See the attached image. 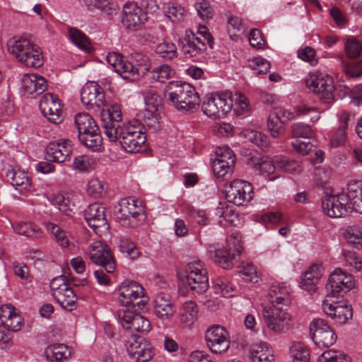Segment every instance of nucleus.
I'll use <instances>...</instances> for the list:
<instances>
[{"mask_svg": "<svg viewBox=\"0 0 362 362\" xmlns=\"http://www.w3.org/2000/svg\"><path fill=\"white\" fill-rule=\"evenodd\" d=\"M8 53L27 66L38 68L43 64V57L40 47L28 39L11 37L6 42Z\"/></svg>", "mask_w": 362, "mask_h": 362, "instance_id": "1", "label": "nucleus"}, {"mask_svg": "<svg viewBox=\"0 0 362 362\" xmlns=\"http://www.w3.org/2000/svg\"><path fill=\"white\" fill-rule=\"evenodd\" d=\"M318 190L321 191L322 211L332 218H341L346 215L351 208L350 199L346 192L333 193V189L327 182H322Z\"/></svg>", "mask_w": 362, "mask_h": 362, "instance_id": "2", "label": "nucleus"}, {"mask_svg": "<svg viewBox=\"0 0 362 362\" xmlns=\"http://www.w3.org/2000/svg\"><path fill=\"white\" fill-rule=\"evenodd\" d=\"M166 93L175 108L190 111L199 105L200 98L195 89L187 83L170 81L166 86Z\"/></svg>", "mask_w": 362, "mask_h": 362, "instance_id": "3", "label": "nucleus"}, {"mask_svg": "<svg viewBox=\"0 0 362 362\" xmlns=\"http://www.w3.org/2000/svg\"><path fill=\"white\" fill-rule=\"evenodd\" d=\"M241 235L238 230H234L226 239V248L216 247L214 245L208 246L207 252L214 261L223 269H230L235 255H239L242 250Z\"/></svg>", "mask_w": 362, "mask_h": 362, "instance_id": "4", "label": "nucleus"}, {"mask_svg": "<svg viewBox=\"0 0 362 362\" xmlns=\"http://www.w3.org/2000/svg\"><path fill=\"white\" fill-rule=\"evenodd\" d=\"M116 134L117 138L113 142L119 141L127 152H138L146 140L143 127L137 121L122 124Z\"/></svg>", "mask_w": 362, "mask_h": 362, "instance_id": "5", "label": "nucleus"}, {"mask_svg": "<svg viewBox=\"0 0 362 362\" xmlns=\"http://www.w3.org/2000/svg\"><path fill=\"white\" fill-rule=\"evenodd\" d=\"M288 307H264L262 315L267 327L275 334H284L293 327V318Z\"/></svg>", "mask_w": 362, "mask_h": 362, "instance_id": "6", "label": "nucleus"}, {"mask_svg": "<svg viewBox=\"0 0 362 362\" xmlns=\"http://www.w3.org/2000/svg\"><path fill=\"white\" fill-rule=\"evenodd\" d=\"M233 107L232 93L226 92L208 96L202 103V111L207 117L221 119L230 113Z\"/></svg>", "mask_w": 362, "mask_h": 362, "instance_id": "7", "label": "nucleus"}, {"mask_svg": "<svg viewBox=\"0 0 362 362\" xmlns=\"http://www.w3.org/2000/svg\"><path fill=\"white\" fill-rule=\"evenodd\" d=\"M144 294V288L136 281H124L119 288L118 300L123 306L122 308L144 306L146 300Z\"/></svg>", "mask_w": 362, "mask_h": 362, "instance_id": "8", "label": "nucleus"}, {"mask_svg": "<svg viewBox=\"0 0 362 362\" xmlns=\"http://www.w3.org/2000/svg\"><path fill=\"white\" fill-rule=\"evenodd\" d=\"M86 253L90 261L105 269L107 273H112L116 269V263L110 248L100 240L90 243Z\"/></svg>", "mask_w": 362, "mask_h": 362, "instance_id": "9", "label": "nucleus"}, {"mask_svg": "<svg viewBox=\"0 0 362 362\" xmlns=\"http://www.w3.org/2000/svg\"><path fill=\"white\" fill-rule=\"evenodd\" d=\"M187 284L197 293L206 291L209 286L207 269L199 259L189 261L187 266Z\"/></svg>", "mask_w": 362, "mask_h": 362, "instance_id": "10", "label": "nucleus"}, {"mask_svg": "<svg viewBox=\"0 0 362 362\" xmlns=\"http://www.w3.org/2000/svg\"><path fill=\"white\" fill-rule=\"evenodd\" d=\"M333 296L327 294L322 302V310L327 316L339 324H345L353 316L351 305L345 301H335Z\"/></svg>", "mask_w": 362, "mask_h": 362, "instance_id": "11", "label": "nucleus"}, {"mask_svg": "<svg viewBox=\"0 0 362 362\" xmlns=\"http://www.w3.org/2000/svg\"><path fill=\"white\" fill-rule=\"evenodd\" d=\"M147 21V13L134 1L126 2L121 12V23L129 31L139 30Z\"/></svg>", "mask_w": 362, "mask_h": 362, "instance_id": "12", "label": "nucleus"}, {"mask_svg": "<svg viewBox=\"0 0 362 362\" xmlns=\"http://www.w3.org/2000/svg\"><path fill=\"white\" fill-rule=\"evenodd\" d=\"M206 346L216 354H221L228 350L230 345V335L228 330L218 325H212L205 333Z\"/></svg>", "mask_w": 362, "mask_h": 362, "instance_id": "13", "label": "nucleus"}, {"mask_svg": "<svg viewBox=\"0 0 362 362\" xmlns=\"http://www.w3.org/2000/svg\"><path fill=\"white\" fill-rule=\"evenodd\" d=\"M129 356L136 362H148L154 351L150 341L139 336H132L126 344Z\"/></svg>", "mask_w": 362, "mask_h": 362, "instance_id": "14", "label": "nucleus"}, {"mask_svg": "<svg viewBox=\"0 0 362 362\" xmlns=\"http://www.w3.org/2000/svg\"><path fill=\"white\" fill-rule=\"evenodd\" d=\"M118 318L123 328L130 332L145 334L148 333L151 329L148 319L135 313L130 308L119 309L118 310Z\"/></svg>", "mask_w": 362, "mask_h": 362, "instance_id": "15", "label": "nucleus"}, {"mask_svg": "<svg viewBox=\"0 0 362 362\" xmlns=\"http://www.w3.org/2000/svg\"><path fill=\"white\" fill-rule=\"evenodd\" d=\"M105 209L104 204L93 203L90 204L85 211V219L87 223L99 235L107 233L109 230Z\"/></svg>", "mask_w": 362, "mask_h": 362, "instance_id": "16", "label": "nucleus"}, {"mask_svg": "<svg viewBox=\"0 0 362 362\" xmlns=\"http://www.w3.org/2000/svg\"><path fill=\"white\" fill-rule=\"evenodd\" d=\"M253 196L252 185L242 180H233L226 189V197L229 202L235 205H243L250 202Z\"/></svg>", "mask_w": 362, "mask_h": 362, "instance_id": "17", "label": "nucleus"}, {"mask_svg": "<svg viewBox=\"0 0 362 362\" xmlns=\"http://www.w3.org/2000/svg\"><path fill=\"white\" fill-rule=\"evenodd\" d=\"M354 279L352 275L347 274L340 268H337L329 276L327 288L330 291L331 296L334 297L335 295L342 296L346 293L354 288Z\"/></svg>", "mask_w": 362, "mask_h": 362, "instance_id": "18", "label": "nucleus"}, {"mask_svg": "<svg viewBox=\"0 0 362 362\" xmlns=\"http://www.w3.org/2000/svg\"><path fill=\"white\" fill-rule=\"evenodd\" d=\"M82 103L88 108L96 107L98 110L105 107V93L100 86L95 81L86 83L82 88L81 93Z\"/></svg>", "mask_w": 362, "mask_h": 362, "instance_id": "19", "label": "nucleus"}, {"mask_svg": "<svg viewBox=\"0 0 362 362\" xmlns=\"http://www.w3.org/2000/svg\"><path fill=\"white\" fill-rule=\"evenodd\" d=\"M40 108L50 122L58 124L63 121L62 105L57 96L50 93L44 94L40 101Z\"/></svg>", "mask_w": 362, "mask_h": 362, "instance_id": "20", "label": "nucleus"}, {"mask_svg": "<svg viewBox=\"0 0 362 362\" xmlns=\"http://www.w3.org/2000/svg\"><path fill=\"white\" fill-rule=\"evenodd\" d=\"M176 308L170 295L159 293L153 301V314L163 323L170 322L174 317Z\"/></svg>", "mask_w": 362, "mask_h": 362, "instance_id": "21", "label": "nucleus"}, {"mask_svg": "<svg viewBox=\"0 0 362 362\" xmlns=\"http://www.w3.org/2000/svg\"><path fill=\"white\" fill-rule=\"evenodd\" d=\"M45 152L47 160L57 163L64 162L72 152L71 141L65 139L52 141L46 147Z\"/></svg>", "mask_w": 362, "mask_h": 362, "instance_id": "22", "label": "nucleus"}, {"mask_svg": "<svg viewBox=\"0 0 362 362\" xmlns=\"http://www.w3.org/2000/svg\"><path fill=\"white\" fill-rule=\"evenodd\" d=\"M248 357L250 362H274V350L269 343L260 341L250 346Z\"/></svg>", "mask_w": 362, "mask_h": 362, "instance_id": "23", "label": "nucleus"}, {"mask_svg": "<svg viewBox=\"0 0 362 362\" xmlns=\"http://www.w3.org/2000/svg\"><path fill=\"white\" fill-rule=\"evenodd\" d=\"M107 112L108 119H103L104 132L110 141H114L117 138V129L122 125V111L119 105L112 104Z\"/></svg>", "mask_w": 362, "mask_h": 362, "instance_id": "24", "label": "nucleus"}, {"mask_svg": "<svg viewBox=\"0 0 362 362\" xmlns=\"http://www.w3.org/2000/svg\"><path fill=\"white\" fill-rule=\"evenodd\" d=\"M291 288L284 283H275L272 284L269 290L268 298L270 305L267 307H288L290 305Z\"/></svg>", "mask_w": 362, "mask_h": 362, "instance_id": "25", "label": "nucleus"}, {"mask_svg": "<svg viewBox=\"0 0 362 362\" xmlns=\"http://www.w3.org/2000/svg\"><path fill=\"white\" fill-rule=\"evenodd\" d=\"M0 319L3 325L13 332H17L22 327L23 317L19 311L11 304H5L0 307Z\"/></svg>", "mask_w": 362, "mask_h": 362, "instance_id": "26", "label": "nucleus"}, {"mask_svg": "<svg viewBox=\"0 0 362 362\" xmlns=\"http://www.w3.org/2000/svg\"><path fill=\"white\" fill-rule=\"evenodd\" d=\"M334 80L331 76L326 75L318 78V103L324 105L322 110L329 109V105L334 102Z\"/></svg>", "mask_w": 362, "mask_h": 362, "instance_id": "27", "label": "nucleus"}, {"mask_svg": "<svg viewBox=\"0 0 362 362\" xmlns=\"http://www.w3.org/2000/svg\"><path fill=\"white\" fill-rule=\"evenodd\" d=\"M47 87L45 78L37 74H25L21 80V91L25 95L40 94Z\"/></svg>", "mask_w": 362, "mask_h": 362, "instance_id": "28", "label": "nucleus"}, {"mask_svg": "<svg viewBox=\"0 0 362 362\" xmlns=\"http://www.w3.org/2000/svg\"><path fill=\"white\" fill-rule=\"evenodd\" d=\"M131 68L128 69L127 79L135 80L140 76L146 74L151 68L148 57L141 53L135 52L132 54Z\"/></svg>", "mask_w": 362, "mask_h": 362, "instance_id": "29", "label": "nucleus"}, {"mask_svg": "<svg viewBox=\"0 0 362 362\" xmlns=\"http://www.w3.org/2000/svg\"><path fill=\"white\" fill-rule=\"evenodd\" d=\"M6 177L20 193L27 190L31 185V180L28 173L16 166L11 167L7 170Z\"/></svg>", "mask_w": 362, "mask_h": 362, "instance_id": "30", "label": "nucleus"}, {"mask_svg": "<svg viewBox=\"0 0 362 362\" xmlns=\"http://www.w3.org/2000/svg\"><path fill=\"white\" fill-rule=\"evenodd\" d=\"M245 161L248 165L253 168L255 170L262 175H270L274 173L276 166L274 160L269 158H262L258 155H248L245 158Z\"/></svg>", "mask_w": 362, "mask_h": 362, "instance_id": "31", "label": "nucleus"}, {"mask_svg": "<svg viewBox=\"0 0 362 362\" xmlns=\"http://www.w3.org/2000/svg\"><path fill=\"white\" fill-rule=\"evenodd\" d=\"M347 190L351 208L357 213L362 214V180L350 182L347 185Z\"/></svg>", "mask_w": 362, "mask_h": 362, "instance_id": "32", "label": "nucleus"}, {"mask_svg": "<svg viewBox=\"0 0 362 362\" xmlns=\"http://www.w3.org/2000/svg\"><path fill=\"white\" fill-rule=\"evenodd\" d=\"M107 63L112 66L115 71L119 74L123 78L127 79V71L130 69L131 63L124 59L119 52H110L106 57Z\"/></svg>", "mask_w": 362, "mask_h": 362, "instance_id": "33", "label": "nucleus"}, {"mask_svg": "<svg viewBox=\"0 0 362 362\" xmlns=\"http://www.w3.org/2000/svg\"><path fill=\"white\" fill-rule=\"evenodd\" d=\"M45 354L47 360L52 362H64L71 357V351L68 346L58 344L49 346Z\"/></svg>", "mask_w": 362, "mask_h": 362, "instance_id": "34", "label": "nucleus"}, {"mask_svg": "<svg viewBox=\"0 0 362 362\" xmlns=\"http://www.w3.org/2000/svg\"><path fill=\"white\" fill-rule=\"evenodd\" d=\"M124 204H125L124 211L127 214V219L129 217H132L137 221H143L145 219L144 207L141 201L132 199H124Z\"/></svg>", "mask_w": 362, "mask_h": 362, "instance_id": "35", "label": "nucleus"}, {"mask_svg": "<svg viewBox=\"0 0 362 362\" xmlns=\"http://www.w3.org/2000/svg\"><path fill=\"white\" fill-rule=\"evenodd\" d=\"M53 298L62 308L66 310H72L76 307L77 296L69 286L66 287L62 292L57 293Z\"/></svg>", "mask_w": 362, "mask_h": 362, "instance_id": "36", "label": "nucleus"}, {"mask_svg": "<svg viewBox=\"0 0 362 362\" xmlns=\"http://www.w3.org/2000/svg\"><path fill=\"white\" fill-rule=\"evenodd\" d=\"M198 310L194 302L192 300L185 302L179 312V319L182 323L190 325L197 319Z\"/></svg>", "mask_w": 362, "mask_h": 362, "instance_id": "37", "label": "nucleus"}, {"mask_svg": "<svg viewBox=\"0 0 362 362\" xmlns=\"http://www.w3.org/2000/svg\"><path fill=\"white\" fill-rule=\"evenodd\" d=\"M318 344L322 343L326 347L333 345L337 340L334 332L324 320L318 319Z\"/></svg>", "mask_w": 362, "mask_h": 362, "instance_id": "38", "label": "nucleus"}, {"mask_svg": "<svg viewBox=\"0 0 362 362\" xmlns=\"http://www.w3.org/2000/svg\"><path fill=\"white\" fill-rule=\"evenodd\" d=\"M216 215L221 219L218 221L220 225L226 226L227 224L236 226L238 220V216L230 207L220 204V206L216 209Z\"/></svg>", "mask_w": 362, "mask_h": 362, "instance_id": "39", "label": "nucleus"}, {"mask_svg": "<svg viewBox=\"0 0 362 362\" xmlns=\"http://www.w3.org/2000/svg\"><path fill=\"white\" fill-rule=\"evenodd\" d=\"M79 141L87 148L97 151L101 146L103 139L100 133L99 128L91 129L78 136Z\"/></svg>", "mask_w": 362, "mask_h": 362, "instance_id": "40", "label": "nucleus"}, {"mask_svg": "<svg viewBox=\"0 0 362 362\" xmlns=\"http://www.w3.org/2000/svg\"><path fill=\"white\" fill-rule=\"evenodd\" d=\"M165 16L173 23H180L184 21L186 10L176 2H169L163 6Z\"/></svg>", "mask_w": 362, "mask_h": 362, "instance_id": "41", "label": "nucleus"}, {"mask_svg": "<svg viewBox=\"0 0 362 362\" xmlns=\"http://www.w3.org/2000/svg\"><path fill=\"white\" fill-rule=\"evenodd\" d=\"M74 123L78 129V136L91 131L96 129L98 127L93 117L88 113H78L75 116Z\"/></svg>", "mask_w": 362, "mask_h": 362, "instance_id": "42", "label": "nucleus"}, {"mask_svg": "<svg viewBox=\"0 0 362 362\" xmlns=\"http://www.w3.org/2000/svg\"><path fill=\"white\" fill-rule=\"evenodd\" d=\"M86 8L89 11L99 10L107 16L116 12V6L109 0H83Z\"/></svg>", "mask_w": 362, "mask_h": 362, "instance_id": "43", "label": "nucleus"}, {"mask_svg": "<svg viewBox=\"0 0 362 362\" xmlns=\"http://www.w3.org/2000/svg\"><path fill=\"white\" fill-rule=\"evenodd\" d=\"M317 267L312 265L304 274L301 279L300 287L311 295L315 293L317 287Z\"/></svg>", "mask_w": 362, "mask_h": 362, "instance_id": "44", "label": "nucleus"}, {"mask_svg": "<svg viewBox=\"0 0 362 362\" xmlns=\"http://www.w3.org/2000/svg\"><path fill=\"white\" fill-rule=\"evenodd\" d=\"M289 353L293 362L310 361L309 350L302 342H293L290 346Z\"/></svg>", "mask_w": 362, "mask_h": 362, "instance_id": "45", "label": "nucleus"}, {"mask_svg": "<svg viewBox=\"0 0 362 362\" xmlns=\"http://www.w3.org/2000/svg\"><path fill=\"white\" fill-rule=\"evenodd\" d=\"M242 135L250 142L255 144L262 150H266L270 145L269 139L262 132L255 130L247 129L242 132Z\"/></svg>", "mask_w": 362, "mask_h": 362, "instance_id": "46", "label": "nucleus"}, {"mask_svg": "<svg viewBox=\"0 0 362 362\" xmlns=\"http://www.w3.org/2000/svg\"><path fill=\"white\" fill-rule=\"evenodd\" d=\"M13 228L16 233L26 237L37 238L42 236L40 228L33 223L18 222L13 225Z\"/></svg>", "mask_w": 362, "mask_h": 362, "instance_id": "47", "label": "nucleus"}, {"mask_svg": "<svg viewBox=\"0 0 362 362\" xmlns=\"http://www.w3.org/2000/svg\"><path fill=\"white\" fill-rule=\"evenodd\" d=\"M344 237L349 245L356 249H362V227L351 226L346 228Z\"/></svg>", "mask_w": 362, "mask_h": 362, "instance_id": "48", "label": "nucleus"}, {"mask_svg": "<svg viewBox=\"0 0 362 362\" xmlns=\"http://www.w3.org/2000/svg\"><path fill=\"white\" fill-rule=\"evenodd\" d=\"M175 71L170 66L163 64L155 67L151 71V78L159 83H165L173 77Z\"/></svg>", "mask_w": 362, "mask_h": 362, "instance_id": "49", "label": "nucleus"}, {"mask_svg": "<svg viewBox=\"0 0 362 362\" xmlns=\"http://www.w3.org/2000/svg\"><path fill=\"white\" fill-rule=\"evenodd\" d=\"M69 37L70 40L81 49L86 52H90L91 50V46L88 39L79 30L74 28H69Z\"/></svg>", "mask_w": 362, "mask_h": 362, "instance_id": "50", "label": "nucleus"}, {"mask_svg": "<svg viewBox=\"0 0 362 362\" xmlns=\"http://www.w3.org/2000/svg\"><path fill=\"white\" fill-rule=\"evenodd\" d=\"M235 163L231 160L224 161L223 160H214L213 162V170L216 177L226 179L233 173Z\"/></svg>", "mask_w": 362, "mask_h": 362, "instance_id": "51", "label": "nucleus"}, {"mask_svg": "<svg viewBox=\"0 0 362 362\" xmlns=\"http://www.w3.org/2000/svg\"><path fill=\"white\" fill-rule=\"evenodd\" d=\"M119 250L127 257L132 259L137 258L140 255L139 250L134 243L127 238H121L118 242Z\"/></svg>", "mask_w": 362, "mask_h": 362, "instance_id": "52", "label": "nucleus"}, {"mask_svg": "<svg viewBox=\"0 0 362 362\" xmlns=\"http://www.w3.org/2000/svg\"><path fill=\"white\" fill-rule=\"evenodd\" d=\"M155 52L160 57L165 59H172L177 56V47L175 44L166 40L159 43L156 47Z\"/></svg>", "mask_w": 362, "mask_h": 362, "instance_id": "53", "label": "nucleus"}, {"mask_svg": "<svg viewBox=\"0 0 362 362\" xmlns=\"http://www.w3.org/2000/svg\"><path fill=\"white\" fill-rule=\"evenodd\" d=\"M284 124L271 112L267 118V129L273 138H279L284 134Z\"/></svg>", "mask_w": 362, "mask_h": 362, "instance_id": "54", "label": "nucleus"}, {"mask_svg": "<svg viewBox=\"0 0 362 362\" xmlns=\"http://www.w3.org/2000/svg\"><path fill=\"white\" fill-rule=\"evenodd\" d=\"M318 362H350V358L342 351L329 349L320 354Z\"/></svg>", "mask_w": 362, "mask_h": 362, "instance_id": "55", "label": "nucleus"}, {"mask_svg": "<svg viewBox=\"0 0 362 362\" xmlns=\"http://www.w3.org/2000/svg\"><path fill=\"white\" fill-rule=\"evenodd\" d=\"M194 6L198 16L203 21L208 22L212 19L214 11L207 0H197Z\"/></svg>", "mask_w": 362, "mask_h": 362, "instance_id": "56", "label": "nucleus"}, {"mask_svg": "<svg viewBox=\"0 0 362 362\" xmlns=\"http://www.w3.org/2000/svg\"><path fill=\"white\" fill-rule=\"evenodd\" d=\"M234 104V112L238 115H244L250 110L249 100L245 95L241 93H235L233 98Z\"/></svg>", "mask_w": 362, "mask_h": 362, "instance_id": "57", "label": "nucleus"}, {"mask_svg": "<svg viewBox=\"0 0 362 362\" xmlns=\"http://www.w3.org/2000/svg\"><path fill=\"white\" fill-rule=\"evenodd\" d=\"M184 213L187 214L197 221L199 225L206 226L209 223V218L203 210L196 209L190 204H185L182 207Z\"/></svg>", "mask_w": 362, "mask_h": 362, "instance_id": "58", "label": "nucleus"}, {"mask_svg": "<svg viewBox=\"0 0 362 362\" xmlns=\"http://www.w3.org/2000/svg\"><path fill=\"white\" fill-rule=\"evenodd\" d=\"M248 66L256 75L264 74L270 69V63L262 57H258L248 60Z\"/></svg>", "mask_w": 362, "mask_h": 362, "instance_id": "59", "label": "nucleus"}, {"mask_svg": "<svg viewBox=\"0 0 362 362\" xmlns=\"http://www.w3.org/2000/svg\"><path fill=\"white\" fill-rule=\"evenodd\" d=\"M344 50L349 58H357L362 54V46L355 37H350L345 42Z\"/></svg>", "mask_w": 362, "mask_h": 362, "instance_id": "60", "label": "nucleus"}, {"mask_svg": "<svg viewBox=\"0 0 362 362\" xmlns=\"http://www.w3.org/2000/svg\"><path fill=\"white\" fill-rule=\"evenodd\" d=\"M214 291L223 297L228 298L233 296V286L224 278H218L214 283Z\"/></svg>", "mask_w": 362, "mask_h": 362, "instance_id": "61", "label": "nucleus"}, {"mask_svg": "<svg viewBox=\"0 0 362 362\" xmlns=\"http://www.w3.org/2000/svg\"><path fill=\"white\" fill-rule=\"evenodd\" d=\"M143 95L147 107L159 108L161 104V98L154 88L144 90Z\"/></svg>", "mask_w": 362, "mask_h": 362, "instance_id": "62", "label": "nucleus"}, {"mask_svg": "<svg viewBox=\"0 0 362 362\" xmlns=\"http://www.w3.org/2000/svg\"><path fill=\"white\" fill-rule=\"evenodd\" d=\"M105 192L104 183L98 178L90 179L87 184V192L95 198L101 197Z\"/></svg>", "mask_w": 362, "mask_h": 362, "instance_id": "63", "label": "nucleus"}, {"mask_svg": "<svg viewBox=\"0 0 362 362\" xmlns=\"http://www.w3.org/2000/svg\"><path fill=\"white\" fill-rule=\"evenodd\" d=\"M158 111V108L147 107L144 112V119L146 125L155 131L160 128Z\"/></svg>", "mask_w": 362, "mask_h": 362, "instance_id": "64", "label": "nucleus"}]
</instances>
